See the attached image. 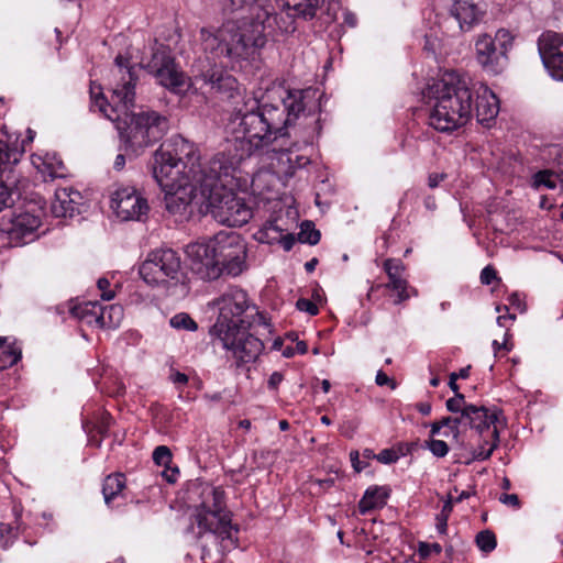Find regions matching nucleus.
<instances>
[{
    "label": "nucleus",
    "instance_id": "f257e3e1",
    "mask_svg": "<svg viewBox=\"0 0 563 563\" xmlns=\"http://www.w3.org/2000/svg\"><path fill=\"white\" fill-rule=\"evenodd\" d=\"M317 90H289L279 104L264 103L253 96H245L236 101L231 114L234 130L242 134L254 150L266 148L267 152L289 150V128L300 118L313 115L319 110Z\"/></svg>",
    "mask_w": 563,
    "mask_h": 563
},
{
    "label": "nucleus",
    "instance_id": "f03ea898",
    "mask_svg": "<svg viewBox=\"0 0 563 563\" xmlns=\"http://www.w3.org/2000/svg\"><path fill=\"white\" fill-rule=\"evenodd\" d=\"M136 74L129 57L118 55L111 69L112 102L101 91L90 88L91 107L98 108L115 124L125 150L137 155L145 147L158 142L168 131V119L153 110L133 112Z\"/></svg>",
    "mask_w": 563,
    "mask_h": 563
},
{
    "label": "nucleus",
    "instance_id": "7ed1b4c3",
    "mask_svg": "<svg viewBox=\"0 0 563 563\" xmlns=\"http://www.w3.org/2000/svg\"><path fill=\"white\" fill-rule=\"evenodd\" d=\"M213 305L219 311L210 330L213 340L231 354L236 367L255 362L264 350V343L250 330L255 325L268 329L265 316L247 292L236 286L225 289Z\"/></svg>",
    "mask_w": 563,
    "mask_h": 563
},
{
    "label": "nucleus",
    "instance_id": "20e7f679",
    "mask_svg": "<svg viewBox=\"0 0 563 563\" xmlns=\"http://www.w3.org/2000/svg\"><path fill=\"white\" fill-rule=\"evenodd\" d=\"M220 4L227 13L247 8L250 15L238 21L229 20L217 30L202 27L200 42L205 53L214 59L239 60L265 45V31L273 19L269 5L257 0H220Z\"/></svg>",
    "mask_w": 563,
    "mask_h": 563
},
{
    "label": "nucleus",
    "instance_id": "39448f33",
    "mask_svg": "<svg viewBox=\"0 0 563 563\" xmlns=\"http://www.w3.org/2000/svg\"><path fill=\"white\" fill-rule=\"evenodd\" d=\"M152 175L165 191V206L170 213L183 212L202 188L195 174L205 169L196 147L180 135L161 144L150 162Z\"/></svg>",
    "mask_w": 563,
    "mask_h": 563
},
{
    "label": "nucleus",
    "instance_id": "423d86ee",
    "mask_svg": "<svg viewBox=\"0 0 563 563\" xmlns=\"http://www.w3.org/2000/svg\"><path fill=\"white\" fill-rule=\"evenodd\" d=\"M238 140L228 151L216 154L205 162V169L195 174V179L202 188V198L207 202V210L212 218L228 227H242L253 216L252 208L244 198L233 191L236 185L235 173L243 159V154H238Z\"/></svg>",
    "mask_w": 563,
    "mask_h": 563
},
{
    "label": "nucleus",
    "instance_id": "0eeeda50",
    "mask_svg": "<svg viewBox=\"0 0 563 563\" xmlns=\"http://www.w3.org/2000/svg\"><path fill=\"white\" fill-rule=\"evenodd\" d=\"M428 95L434 100L429 125L439 132H452L465 125L473 113V92L466 77L446 71L429 86Z\"/></svg>",
    "mask_w": 563,
    "mask_h": 563
},
{
    "label": "nucleus",
    "instance_id": "6e6552de",
    "mask_svg": "<svg viewBox=\"0 0 563 563\" xmlns=\"http://www.w3.org/2000/svg\"><path fill=\"white\" fill-rule=\"evenodd\" d=\"M200 496L201 501L194 514L198 534L212 533L221 540L223 549L235 548L239 529L232 525L224 490L221 487L206 486Z\"/></svg>",
    "mask_w": 563,
    "mask_h": 563
},
{
    "label": "nucleus",
    "instance_id": "1a4fd4ad",
    "mask_svg": "<svg viewBox=\"0 0 563 563\" xmlns=\"http://www.w3.org/2000/svg\"><path fill=\"white\" fill-rule=\"evenodd\" d=\"M514 36L508 30L500 29L492 37L479 35L475 42L476 60L482 68L493 75L500 74L508 64V52L511 49Z\"/></svg>",
    "mask_w": 563,
    "mask_h": 563
},
{
    "label": "nucleus",
    "instance_id": "9d476101",
    "mask_svg": "<svg viewBox=\"0 0 563 563\" xmlns=\"http://www.w3.org/2000/svg\"><path fill=\"white\" fill-rule=\"evenodd\" d=\"M144 67L161 86L173 93L183 95L190 86L188 78L177 68L169 48L165 45H158L153 49L152 57Z\"/></svg>",
    "mask_w": 563,
    "mask_h": 563
},
{
    "label": "nucleus",
    "instance_id": "9b49d317",
    "mask_svg": "<svg viewBox=\"0 0 563 563\" xmlns=\"http://www.w3.org/2000/svg\"><path fill=\"white\" fill-rule=\"evenodd\" d=\"M181 261L172 249L151 252L140 267V275L148 285H165L168 280H178Z\"/></svg>",
    "mask_w": 563,
    "mask_h": 563
},
{
    "label": "nucleus",
    "instance_id": "f8f14e48",
    "mask_svg": "<svg viewBox=\"0 0 563 563\" xmlns=\"http://www.w3.org/2000/svg\"><path fill=\"white\" fill-rule=\"evenodd\" d=\"M221 273L239 276L246 269V244L241 235L233 231H220L213 238Z\"/></svg>",
    "mask_w": 563,
    "mask_h": 563
},
{
    "label": "nucleus",
    "instance_id": "ddd939ff",
    "mask_svg": "<svg viewBox=\"0 0 563 563\" xmlns=\"http://www.w3.org/2000/svg\"><path fill=\"white\" fill-rule=\"evenodd\" d=\"M186 254L192 273L200 279L214 280L222 275L212 239L208 242L190 243L186 247Z\"/></svg>",
    "mask_w": 563,
    "mask_h": 563
},
{
    "label": "nucleus",
    "instance_id": "4468645a",
    "mask_svg": "<svg viewBox=\"0 0 563 563\" xmlns=\"http://www.w3.org/2000/svg\"><path fill=\"white\" fill-rule=\"evenodd\" d=\"M111 207L123 221H142L146 218L150 206L143 195L134 187L120 186L111 196Z\"/></svg>",
    "mask_w": 563,
    "mask_h": 563
},
{
    "label": "nucleus",
    "instance_id": "2eb2a0df",
    "mask_svg": "<svg viewBox=\"0 0 563 563\" xmlns=\"http://www.w3.org/2000/svg\"><path fill=\"white\" fill-rule=\"evenodd\" d=\"M195 78L196 80H202L205 85L210 86L211 90L231 100L232 110L236 101H241L245 96H251L246 93L245 89L239 85L232 75L216 65L202 70Z\"/></svg>",
    "mask_w": 563,
    "mask_h": 563
},
{
    "label": "nucleus",
    "instance_id": "dca6fc26",
    "mask_svg": "<svg viewBox=\"0 0 563 563\" xmlns=\"http://www.w3.org/2000/svg\"><path fill=\"white\" fill-rule=\"evenodd\" d=\"M538 51L544 67L558 80H563V34L544 32L538 40Z\"/></svg>",
    "mask_w": 563,
    "mask_h": 563
},
{
    "label": "nucleus",
    "instance_id": "f3484780",
    "mask_svg": "<svg viewBox=\"0 0 563 563\" xmlns=\"http://www.w3.org/2000/svg\"><path fill=\"white\" fill-rule=\"evenodd\" d=\"M41 217L29 211L14 216L10 225L3 230L12 247L31 243L38 238L37 230L41 227Z\"/></svg>",
    "mask_w": 563,
    "mask_h": 563
},
{
    "label": "nucleus",
    "instance_id": "a211bd4d",
    "mask_svg": "<svg viewBox=\"0 0 563 563\" xmlns=\"http://www.w3.org/2000/svg\"><path fill=\"white\" fill-rule=\"evenodd\" d=\"M483 12L479 8L467 0H456L444 20V27L451 35L470 31L481 21Z\"/></svg>",
    "mask_w": 563,
    "mask_h": 563
},
{
    "label": "nucleus",
    "instance_id": "6ab92c4d",
    "mask_svg": "<svg viewBox=\"0 0 563 563\" xmlns=\"http://www.w3.org/2000/svg\"><path fill=\"white\" fill-rule=\"evenodd\" d=\"M383 268L388 277V283L385 285L372 286L371 291H374L376 288L380 287H385L386 289L395 291V305H399L402 301L408 300L411 296L418 295L417 290L410 287L408 280L404 277L406 267L401 260L387 258L384 262Z\"/></svg>",
    "mask_w": 563,
    "mask_h": 563
},
{
    "label": "nucleus",
    "instance_id": "aec40b11",
    "mask_svg": "<svg viewBox=\"0 0 563 563\" xmlns=\"http://www.w3.org/2000/svg\"><path fill=\"white\" fill-rule=\"evenodd\" d=\"M477 121L489 126L499 113V100L497 96L486 86H481L476 90L475 107Z\"/></svg>",
    "mask_w": 563,
    "mask_h": 563
},
{
    "label": "nucleus",
    "instance_id": "412c9836",
    "mask_svg": "<svg viewBox=\"0 0 563 563\" xmlns=\"http://www.w3.org/2000/svg\"><path fill=\"white\" fill-rule=\"evenodd\" d=\"M82 196L71 187L58 188L55 191V199L52 202V212L55 217H73L79 212Z\"/></svg>",
    "mask_w": 563,
    "mask_h": 563
},
{
    "label": "nucleus",
    "instance_id": "4be33fe9",
    "mask_svg": "<svg viewBox=\"0 0 563 563\" xmlns=\"http://www.w3.org/2000/svg\"><path fill=\"white\" fill-rule=\"evenodd\" d=\"M464 427H468L471 429L477 430L479 433H483L485 430H489L490 427L493 429L498 421L497 411H489L484 406L470 405L468 409H466L463 415Z\"/></svg>",
    "mask_w": 563,
    "mask_h": 563
},
{
    "label": "nucleus",
    "instance_id": "5701e85b",
    "mask_svg": "<svg viewBox=\"0 0 563 563\" xmlns=\"http://www.w3.org/2000/svg\"><path fill=\"white\" fill-rule=\"evenodd\" d=\"M390 495L388 486H369L358 503V510L365 515L374 509H380L387 504Z\"/></svg>",
    "mask_w": 563,
    "mask_h": 563
},
{
    "label": "nucleus",
    "instance_id": "b1692460",
    "mask_svg": "<svg viewBox=\"0 0 563 563\" xmlns=\"http://www.w3.org/2000/svg\"><path fill=\"white\" fill-rule=\"evenodd\" d=\"M33 164L42 174L45 181L48 179L63 178L66 175V167L63 161L55 154L47 153L45 156H36L33 158Z\"/></svg>",
    "mask_w": 563,
    "mask_h": 563
},
{
    "label": "nucleus",
    "instance_id": "393cba45",
    "mask_svg": "<svg viewBox=\"0 0 563 563\" xmlns=\"http://www.w3.org/2000/svg\"><path fill=\"white\" fill-rule=\"evenodd\" d=\"M530 185L536 190H553L559 185H563V168L539 170L532 175Z\"/></svg>",
    "mask_w": 563,
    "mask_h": 563
},
{
    "label": "nucleus",
    "instance_id": "a878e982",
    "mask_svg": "<svg viewBox=\"0 0 563 563\" xmlns=\"http://www.w3.org/2000/svg\"><path fill=\"white\" fill-rule=\"evenodd\" d=\"M101 305L97 301H85L70 308V313L76 319L87 323L100 327L99 313H101Z\"/></svg>",
    "mask_w": 563,
    "mask_h": 563
},
{
    "label": "nucleus",
    "instance_id": "bb28decb",
    "mask_svg": "<svg viewBox=\"0 0 563 563\" xmlns=\"http://www.w3.org/2000/svg\"><path fill=\"white\" fill-rule=\"evenodd\" d=\"M283 8L289 11V14L312 19L323 0H282Z\"/></svg>",
    "mask_w": 563,
    "mask_h": 563
},
{
    "label": "nucleus",
    "instance_id": "cd10ccee",
    "mask_svg": "<svg viewBox=\"0 0 563 563\" xmlns=\"http://www.w3.org/2000/svg\"><path fill=\"white\" fill-rule=\"evenodd\" d=\"M125 487V477L122 473L109 475L104 478L102 494L107 505L118 497Z\"/></svg>",
    "mask_w": 563,
    "mask_h": 563
},
{
    "label": "nucleus",
    "instance_id": "c85d7f7f",
    "mask_svg": "<svg viewBox=\"0 0 563 563\" xmlns=\"http://www.w3.org/2000/svg\"><path fill=\"white\" fill-rule=\"evenodd\" d=\"M124 311L120 305H110L108 307H101L100 328H118L123 320Z\"/></svg>",
    "mask_w": 563,
    "mask_h": 563
},
{
    "label": "nucleus",
    "instance_id": "c756f323",
    "mask_svg": "<svg viewBox=\"0 0 563 563\" xmlns=\"http://www.w3.org/2000/svg\"><path fill=\"white\" fill-rule=\"evenodd\" d=\"M21 358V353L5 344V339L0 336V371L13 366Z\"/></svg>",
    "mask_w": 563,
    "mask_h": 563
},
{
    "label": "nucleus",
    "instance_id": "7c9ffc66",
    "mask_svg": "<svg viewBox=\"0 0 563 563\" xmlns=\"http://www.w3.org/2000/svg\"><path fill=\"white\" fill-rule=\"evenodd\" d=\"M172 328L177 330L196 331L197 322L186 312L176 313L169 320Z\"/></svg>",
    "mask_w": 563,
    "mask_h": 563
},
{
    "label": "nucleus",
    "instance_id": "2f4dec72",
    "mask_svg": "<svg viewBox=\"0 0 563 563\" xmlns=\"http://www.w3.org/2000/svg\"><path fill=\"white\" fill-rule=\"evenodd\" d=\"M321 234L314 228L312 222L306 221L301 224L300 232L298 234V239L302 243H308L310 245H314L320 241Z\"/></svg>",
    "mask_w": 563,
    "mask_h": 563
},
{
    "label": "nucleus",
    "instance_id": "473e14b6",
    "mask_svg": "<svg viewBox=\"0 0 563 563\" xmlns=\"http://www.w3.org/2000/svg\"><path fill=\"white\" fill-rule=\"evenodd\" d=\"M406 455L404 446L399 444L397 448L384 449L374 457L383 464L396 463L401 456Z\"/></svg>",
    "mask_w": 563,
    "mask_h": 563
},
{
    "label": "nucleus",
    "instance_id": "72a5a7b5",
    "mask_svg": "<svg viewBox=\"0 0 563 563\" xmlns=\"http://www.w3.org/2000/svg\"><path fill=\"white\" fill-rule=\"evenodd\" d=\"M490 435L493 438V442H492L490 446L488 449H485L484 446H479L478 449H476L473 453L474 460L485 461L490 457L494 450L497 448L498 441H499V433H498L497 427H495L492 430Z\"/></svg>",
    "mask_w": 563,
    "mask_h": 563
},
{
    "label": "nucleus",
    "instance_id": "f704fd0d",
    "mask_svg": "<svg viewBox=\"0 0 563 563\" xmlns=\"http://www.w3.org/2000/svg\"><path fill=\"white\" fill-rule=\"evenodd\" d=\"M476 544L482 551L492 552L497 545L496 537L489 530L481 531L476 536Z\"/></svg>",
    "mask_w": 563,
    "mask_h": 563
},
{
    "label": "nucleus",
    "instance_id": "c9c22d12",
    "mask_svg": "<svg viewBox=\"0 0 563 563\" xmlns=\"http://www.w3.org/2000/svg\"><path fill=\"white\" fill-rule=\"evenodd\" d=\"M445 405L450 412L463 416L471 404L465 401L463 394H457L454 397L448 399Z\"/></svg>",
    "mask_w": 563,
    "mask_h": 563
},
{
    "label": "nucleus",
    "instance_id": "e433bc0d",
    "mask_svg": "<svg viewBox=\"0 0 563 563\" xmlns=\"http://www.w3.org/2000/svg\"><path fill=\"white\" fill-rule=\"evenodd\" d=\"M289 139H291V136ZM289 142L290 144L288 145V147L290 148L282 152L288 154L287 162L290 164H295L296 167L306 166L309 163V158L307 156L296 155L295 157H292L294 148H299V141L289 140Z\"/></svg>",
    "mask_w": 563,
    "mask_h": 563
},
{
    "label": "nucleus",
    "instance_id": "4c0bfd02",
    "mask_svg": "<svg viewBox=\"0 0 563 563\" xmlns=\"http://www.w3.org/2000/svg\"><path fill=\"white\" fill-rule=\"evenodd\" d=\"M172 452L166 445H159L153 452V461L159 466H167L172 462Z\"/></svg>",
    "mask_w": 563,
    "mask_h": 563
},
{
    "label": "nucleus",
    "instance_id": "58836bf2",
    "mask_svg": "<svg viewBox=\"0 0 563 563\" xmlns=\"http://www.w3.org/2000/svg\"><path fill=\"white\" fill-rule=\"evenodd\" d=\"M452 511V503L451 500H448L441 512L437 516V529L440 533H444L446 531L448 527V518Z\"/></svg>",
    "mask_w": 563,
    "mask_h": 563
},
{
    "label": "nucleus",
    "instance_id": "ea45409f",
    "mask_svg": "<svg viewBox=\"0 0 563 563\" xmlns=\"http://www.w3.org/2000/svg\"><path fill=\"white\" fill-rule=\"evenodd\" d=\"M441 426L448 427L453 432L454 438H457L459 428L464 427L463 416L444 417L441 419Z\"/></svg>",
    "mask_w": 563,
    "mask_h": 563
},
{
    "label": "nucleus",
    "instance_id": "a19ab883",
    "mask_svg": "<svg viewBox=\"0 0 563 563\" xmlns=\"http://www.w3.org/2000/svg\"><path fill=\"white\" fill-rule=\"evenodd\" d=\"M15 538L14 528L7 523H0V547L8 548Z\"/></svg>",
    "mask_w": 563,
    "mask_h": 563
},
{
    "label": "nucleus",
    "instance_id": "79ce46f5",
    "mask_svg": "<svg viewBox=\"0 0 563 563\" xmlns=\"http://www.w3.org/2000/svg\"><path fill=\"white\" fill-rule=\"evenodd\" d=\"M428 448L437 457H443L449 452V445L443 440H434L428 442Z\"/></svg>",
    "mask_w": 563,
    "mask_h": 563
},
{
    "label": "nucleus",
    "instance_id": "37998d69",
    "mask_svg": "<svg viewBox=\"0 0 563 563\" xmlns=\"http://www.w3.org/2000/svg\"><path fill=\"white\" fill-rule=\"evenodd\" d=\"M418 552L422 559H426L429 558L431 554H440L442 552V547L439 543L421 542L419 544Z\"/></svg>",
    "mask_w": 563,
    "mask_h": 563
},
{
    "label": "nucleus",
    "instance_id": "c03bdc74",
    "mask_svg": "<svg viewBox=\"0 0 563 563\" xmlns=\"http://www.w3.org/2000/svg\"><path fill=\"white\" fill-rule=\"evenodd\" d=\"M97 286L98 289L100 290V296L103 300H111L114 298L115 292L109 289L110 282L107 278H99Z\"/></svg>",
    "mask_w": 563,
    "mask_h": 563
},
{
    "label": "nucleus",
    "instance_id": "a18cd8bd",
    "mask_svg": "<svg viewBox=\"0 0 563 563\" xmlns=\"http://www.w3.org/2000/svg\"><path fill=\"white\" fill-rule=\"evenodd\" d=\"M296 306L300 311H305V312L309 313L310 316H316L319 312L317 305L306 298L298 299Z\"/></svg>",
    "mask_w": 563,
    "mask_h": 563
},
{
    "label": "nucleus",
    "instance_id": "49530a36",
    "mask_svg": "<svg viewBox=\"0 0 563 563\" xmlns=\"http://www.w3.org/2000/svg\"><path fill=\"white\" fill-rule=\"evenodd\" d=\"M12 203L10 189L1 181L0 183V212L10 207Z\"/></svg>",
    "mask_w": 563,
    "mask_h": 563
},
{
    "label": "nucleus",
    "instance_id": "de8ad7c7",
    "mask_svg": "<svg viewBox=\"0 0 563 563\" xmlns=\"http://www.w3.org/2000/svg\"><path fill=\"white\" fill-rule=\"evenodd\" d=\"M495 279H497V272L490 265L484 267L481 272V283L483 285H490Z\"/></svg>",
    "mask_w": 563,
    "mask_h": 563
},
{
    "label": "nucleus",
    "instance_id": "09e8293b",
    "mask_svg": "<svg viewBox=\"0 0 563 563\" xmlns=\"http://www.w3.org/2000/svg\"><path fill=\"white\" fill-rule=\"evenodd\" d=\"M499 501L504 505L511 506L515 508H518L520 505L518 495L516 494H501L499 496Z\"/></svg>",
    "mask_w": 563,
    "mask_h": 563
},
{
    "label": "nucleus",
    "instance_id": "8fccbe9b",
    "mask_svg": "<svg viewBox=\"0 0 563 563\" xmlns=\"http://www.w3.org/2000/svg\"><path fill=\"white\" fill-rule=\"evenodd\" d=\"M375 382L378 386H385V385H390L391 389H394L396 387V384L393 379H390L386 373H384L383 371H378L377 374H376V378H375Z\"/></svg>",
    "mask_w": 563,
    "mask_h": 563
},
{
    "label": "nucleus",
    "instance_id": "3c124183",
    "mask_svg": "<svg viewBox=\"0 0 563 563\" xmlns=\"http://www.w3.org/2000/svg\"><path fill=\"white\" fill-rule=\"evenodd\" d=\"M508 336H509V333L506 332L505 340L503 343H499L497 340L493 341V350H494L495 355H497L500 350H506L507 352H509L512 349V344L508 343Z\"/></svg>",
    "mask_w": 563,
    "mask_h": 563
},
{
    "label": "nucleus",
    "instance_id": "603ef678",
    "mask_svg": "<svg viewBox=\"0 0 563 563\" xmlns=\"http://www.w3.org/2000/svg\"><path fill=\"white\" fill-rule=\"evenodd\" d=\"M170 379L175 385L185 386L188 383V376L180 372L172 373Z\"/></svg>",
    "mask_w": 563,
    "mask_h": 563
},
{
    "label": "nucleus",
    "instance_id": "864d4df0",
    "mask_svg": "<svg viewBox=\"0 0 563 563\" xmlns=\"http://www.w3.org/2000/svg\"><path fill=\"white\" fill-rule=\"evenodd\" d=\"M445 177H446V175L443 173L442 174L434 173V174L429 175V178H428L429 187L430 188L438 187L439 184L445 179Z\"/></svg>",
    "mask_w": 563,
    "mask_h": 563
},
{
    "label": "nucleus",
    "instance_id": "5fc2aeb1",
    "mask_svg": "<svg viewBox=\"0 0 563 563\" xmlns=\"http://www.w3.org/2000/svg\"><path fill=\"white\" fill-rule=\"evenodd\" d=\"M284 376L279 372H274L268 378V387L272 389H276L279 384L283 382Z\"/></svg>",
    "mask_w": 563,
    "mask_h": 563
},
{
    "label": "nucleus",
    "instance_id": "6e6d98bb",
    "mask_svg": "<svg viewBox=\"0 0 563 563\" xmlns=\"http://www.w3.org/2000/svg\"><path fill=\"white\" fill-rule=\"evenodd\" d=\"M508 301L510 302L511 306L516 307L519 311L522 312L525 310V308L522 307V302H521V298H520L519 294H517V292L511 294L508 297Z\"/></svg>",
    "mask_w": 563,
    "mask_h": 563
},
{
    "label": "nucleus",
    "instance_id": "4d7b16f0",
    "mask_svg": "<svg viewBox=\"0 0 563 563\" xmlns=\"http://www.w3.org/2000/svg\"><path fill=\"white\" fill-rule=\"evenodd\" d=\"M313 123H314V128L312 129V131H310V132L306 133V134H305V136H303V139H302V143H303L305 145H310V144H312L313 139H314L313 133H314V131H316L317 129H320V128H319V125H318V123H319V119H314V120H313Z\"/></svg>",
    "mask_w": 563,
    "mask_h": 563
},
{
    "label": "nucleus",
    "instance_id": "13d9d810",
    "mask_svg": "<svg viewBox=\"0 0 563 563\" xmlns=\"http://www.w3.org/2000/svg\"><path fill=\"white\" fill-rule=\"evenodd\" d=\"M343 20H344V23L346 25H349L350 27H354L357 23L356 15L350 11H345L343 13Z\"/></svg>",
    "mask_w": 563,
    "mask_h": 563
},
{
    "label": "nucleus",
    "instance_id": "bf43d9fd",
    "mask_svg": "<svg viewBox=\"0 0 563 563\" xmlns=\"http://www.w3.org/2000/svg\"><path fill=\"white\" fill-rule=\"evenodd\" d=\"M416 408L423 416H429L431 413V404L430 402H418L416 405Z\"/></svg>",
    "mask_w": 563,
    "mask_h": 563
},
{
    "label": "nucleus",
    "instance_id": "052dcab7",
    "mask_svg": "<svg viewBox=\"0 0 563 563\" xmlns=\"http://www.w3.org/2000/svg\"><path fill=\"white\" fill-rule=\"evenodd\" d=\"M125 165V155L124 154H118L115 159H114V163H113V167L114 169L117 170H121Z\"/></svg>",
    "mask_w": 563,
    "mask_h": 563
},
{
    "label": "nucleus",
    "instance_id": "680f3d73",
    "mask_svg": "<svg viewBox=\"0 0 563 563\" xmlns=\"http://www.w3.org/2000/svg\"><path fill=\"white\" fill-rule=\"evenodd\" d=\"M163 474L166 477L168 483H175L177 481L178 475H179V471H178V468H173L170 471V473H167V471H165Z\"/></svg>",
    "mask_w": 563,
    "mask_h": 563
},
{
    "label": "nucleus",
    "instance_id": "e2e57ef3",
    "mask_svg": "<svg viewBox=\"0 0 563 563\" xmlns=\"http://www.w3.org/2000/svg\"><path fill=\"white\" fill-rule=\"evenodd\" d=\"M295 351L298 354H306L308 351V345L305 341H298L295 346Z\"/></svg>",
    "mask_w": 563,
    "mask_h": 563
},
{
    "label": "nucleus",
    "instance_id": "0e129e2a",
    "mask_svg": "<svg viewBox=\"0 0 563 563\" xmlns=\"http://www.w3.org/2000/svg\"><path fill=\"white\" fill-rule=\"evenodd\" d=\"M442 428H444V426H441V420L432 422L431 423V435H437Z\"/></svg>",
    "mask_w": 563,
    "mask_h": 563
},
{
    "label": "nucleus",
    "instance_id": "69168bd1",
    "mask_svg": "<svg viewBox=\"0 0 563 563\" xmlns=\"http://www.w3.org/2000/svg\"><path fill=\"white\" fill-rule=\"evenodd\" d=\"M508 319H510V320H515V319H516V316H515V314H508V316H505V314H504V316H499V317L497 318V323H498V325H500V327H505V324H506V320H508Z\"/></svg>",
    "mask_w": 563,
    "mask_h": 563
},
{
    "label": "nucleus",
    "instance_id": "338daca9",
    "mask_svg": "<svg viewBox=\"0 0 563 563\" xmlns=\"http://www.w3.org/2000/svg\"><path fill=\"white\" fill-rule=\"evenodd\" d=\"M269 231H274L276 233L279 232L278 228L274 224V223H269L265 227V229L263 231L260 232V234L262 235H268V232Z\"/></svg>",
    "mask_w": 563,
    "mask_h": 563
},
{
    "label": "nucleus",
    "instance_id": "774afa93",
    "mask_svg": "<svg viewBox=\"0 0 563 563\" xmlns=\"http://www.w3.org/2000/svg\"><path fill=\"white\" fill-rule=\"evenodd\" d=\"M470 372H471V366H465L463 368H461L459 372H457V376L462 379H465L470 376Z\"/></svg>",
    "mask_w": 563,
    "mask_h": 563
}]
</instances>
